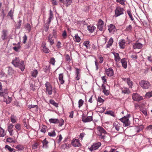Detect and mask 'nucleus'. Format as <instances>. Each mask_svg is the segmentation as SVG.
<instances>
[{"label":"nucleus","instance_id":"nucleus-1","mask_svg":"<svg viewBox=\"0 0 152 152\" xmlns=\"http://www.w3.org/2000/svg\"><path fill=\"white\" fill-rule=\"evenodd\" d=\"M98 135L101 137V138L103 139H104V134H107L106 131L102 127L98 126L97 128Z\"/></svg>","mask_w":152,"mask_h":152},{"label":"nucleus","instance_id":"nucleus-2","mask_svg":"<svg viewBox=\"0 0 152 152\" xmlns=\"http://www.w3.org/2000/svg\"><path fill=\"white\" fill-rule=\"evenodd\" d=\"M139 84L141 87L144 89H148L151 86L150 83L146 80H141Z\"/></svg>","mask_w":152,"mask_h":152},{"label":"nucleus","instance_id":"nucleus-3","mask_svg":"<svg viewBox=\"0 0 152 152\" xmlns=\"http://www.w3.org/2000/svg\"><path fill=\"white\" fill-rule=\"evenodd\" d=\"M101 145V144L100 142L94 143L90 148H89V149L91 151L93 152L98 149Z\"/></svg>","mask_w":152,"mask_h":152},{"label":"nucleus","instance_id":"nucleus-4","mask_svg":"<svg viewBox=\"0 0 152 152\" xmlns=\"http://www.w3.org/2000/svg\"><path fill=\"white\" fill-rule=\"evenodd\" d=\"M124 9L123 8L120 7H117L115 11V17H117L123 14H124Z\"/></svg>","mask_w":152,"mask_h":152},{"label":"nucleus","instance_id":"nucleus-5","mask_svg":"<svg viewBox=\"0 0 152 152\" xmlns=\"http://www.w3.org/2000/svg\"><path fill=\"white\" fill-rule=\"evenodd\" d=\"M45 86L46 87V90L48 94L49 95H51L52 92V88L50 83L49 82H47L45 84Z\"/></svg>","mask_w":152,"mask_h":152},{"label":"nucleus","instance_id":"nucleus-6","mask_svg":"<svg viewBox=\"0 0 152 152\" xmlns=\"http://www.w3.org/2000/svg\"><path fill=\"white\" fill-rule=\"evenodd\" d=\"M120 120L124 123V126H128L130 125V122L127 117H124L120 119Z\"/></svg>","mask_w":152,"mask_h":152},{"label":"nucleus","instance_id":"nucleus-7","mask_svg":"<svg viewBox=\"0 0 152 152\" xmlns=\"http://www.w3.org/2000/svg\"><path fill=\"white\" fill-rule=\"evenodd\" d=\"M133 100L136 101H140L142 99V98L139 94L135 93L133 94L132 96Z\"/></svg>","mask_w":152,"mask_h":152},{"label":"nucleus","instance_id":"nucleus-8","mask_svg":"<svg viewBox=\"0 0 152 152\" xmlns=\"http://www.w3.org/2000/svg\"><path fill=\"white\" fill-rule=\"evenodd\" d=\"M104 23L103 21L101 20H99L98 21L97 24V28L99 30L101 31H103Z\"/></svg>","mask_w":152,"mask_h":152},{"label":"nucleus","instance_id":"nucleus-9","mask_svg":"<svg viewBox=\"0 0 152 152\" xmlns=\"http://www.w3.org/2000/svg\"><path fill=\"white\" fill-rule=\"evenodd\" d=\"M72 145L74 147H80L81 146V144L79 142L78 139H74L72 141Z\"/></svg>","mask_w":152,"mask_h":152},{"label":"nucleus","instance_id":"nucleus-10","mask_svg":"<svg viewBox=\"0 0 152 152\" xmlns=\"http://www.w3.org/2000/svg\"><path fill=\"white\" fill-rule=\"evenodd\" d=\"M20 61L19 58L16 57L15 58L13 59L12 63L15 66H18L19 65Z\"/></svg>","mask_w":152,"mask_h":152},{"label":"nucleus","instance_id":"nucleus-11","mask_svg":"<svg viewBox=\"0 0 152 152\" xmlns=\"http://www.w3.org/2000/svg\"><path fill=\"white\" fill-rule=\"evenodd\" d=\"M143 47V45L141 43L136 42L133 44V48L134 49H140Z\"/></svg>","mask_w":152,"mask_h":152},{"label":"nucleus","instance_id":"nucleus-12","mask_svg":"<svg viewBox=\"0 0 152 152\" xmlns=\"http://www.w3.org/2000/svg\"><path fill=\"white\" fill-rule=\"evenodd\" d=\"M105 72L106 74L109 77L112 76L114 75L113 71V69L111 68H109L108 69H106Z\"/></svg>","mask_w":152,"mask_h":152},{"label":"nucleus","instance_id":"nucleus-13","mask_svg":"<svg viewBox=\"0 0 152 152\" xmlns=\"http://www.w3.org/2000/svg\"><path fill=\"white\" fill-rule=\"evenodd\" d=\"M123 80L126 82L127 83L129 88H132L133 86V82L130 80L129 78H123Z\"/></svg>","mask_w":152,"mask_h":152},{"label":"nucleus","instance_id":"nucleus-14","mask_svg":"<svg viewBox=\"0 0 152 152\" xmlns=\"http://www.w3.org/2000/svg\"><path fill=\"white\" fill-rule=\"evenodd\" d=\"M121 62L123 67L124 69H126L127 66V62L126 59L124 58H123L121 60Z\"/></svg>","mask_w":152,"mask_h":152},{"label":"nucleus","instance_id":"nucleus-15","mask_svg":"<svg viewBox=\"0 0 152 152\" xmlns=\"http://www.w3.org/2000/svg\"><path fill=\"white\" fill-rule=\"evenodd\" d=\"M108 29L110 33L112 34H113L116 30L115 26L112 24H111L109 26Z\"/></svg>","mask_w":152,"mask_h":152},{"label":"nucleus","instance_id":"nucleus-16","mask_svg":"<svg viewBox=\"0 0 152 152\" xmlns=\"http://www.w3.org/2000/svg\"><path fill=\"white\" fill-rule=\"evenodd\" d=\"M122 93L124 94H129L130 92L129 88L126 87L121 88Z\"/></svg>","mask_w":152,"mask_h":152},{"label":"nucleus","instance_id":"nucleus-17","mask_svg":"<svg viewBox=\"0 0 152 152\" xmlns=\"http://www.w3.org/2000/svg\"><path fill=\"white\" fill-rule=\"evenodd\" d=\"M125 40L124 39H121L119 41V45L121 48L124 49L125 48Z\"/></svg>","mask_w":152,"mask_h":152},{"label":"nucleus","instance_id":"nucleus-18","mask_svg":"<svg viewBox=\"0 0 152 152\" xmlns=\"http://www.w3.org/2000/svg\"><path fill=\"white\" fill-rule=\"evenodd\" d=\"M54 40L53 38V36L50 34L49 35L48 38V42H49L51 45H53L54 43Z\"/></svg>","mask_w":152,"mask_h":152},{"label":"nucleus","instance_id":"nucleus-19","mask_svg":"<svg viewBox=\"0 0 152 152\" xmlns=\"http://www.w3.org/2000/svg\"><path fill=\"white\" fill-rule=\"evenodd\" d=\"M113 127H114L116 130L118 131L121 127L120 124L117 121H115L113 124Z\"/></svg>","mask_w":152,"mask_h":152},{"label":"nucleus","instance_id":"nucleus-20","mask_svg":"<svg viewBox=\"0 0 152 152\" xmlns=\"http://www.w3.org/2000/svg\"><path fill=\"white\" fill-rule=\"evenodd\" d=\"M58 79L61 84H63L64 83L65 81L63 79V75L62 73L60 74L59 75Z\"/></svg>","mask_w":152,"mask_h":152},{"label":"nucleus","instance_id":"nucleus-21","mask_svg":"<svg viewBox=\"0 0 152 152\" xmlns=\"http://www.w3.org/2000/svg\"><path fill=\"white\" fill-rule=\"evenodd\" d=\"M7 35V31L6 30H3L2 31L1 38L3 40L6 39Z\"/></svg>","mask_w":152,"mask_h":152},{"label":"nucleus","instance_id":"nucleus-22","mask_svg":"<svg viewBox=\"0 0 152 152\" xmlns=\"http://www.w3.org/2000/svg\"><path fill=\"white\" fill-rule=\"evenodd\" d=\"M114 56L115 60L116 62H118L120 61L121 58L119 56V54L118 53H113Z\"/></svg>","mask_w":152,"mask_h":152},{"label":"nucleus","instance_id":"nucleus-23","mask_svg":"<svg viewBox=\"0 0 152 152\" xmlns=\"http://www.w3.org/2000/svg\"><path fill=\"white\" fill-rule=\"evenodd\" d=\"M50 16L48 19V20H47V23L48 25L50 24V23L51 20L52 19V18L53 17V14L52 12L50 10Z\"/></svg>","mask_w":152,"mask_h":152},{"label":"nucleus","instance_id":"nucleus-24","mask_svg":"<svg viewBox=\"0 0 152 152\" xmlns=\"http://www.w3.org/2000/svg\"><path fill=\"white\" fill-rule=\"evenodd\" d=\"M92 120V118L91 116H88L86 118H83L82 121L84 122H90Z\"/></svg>","mask_w":152,"mask_h":152},{"label":"nucleus","instance_id":"nucleus-25","mask_svg":"<svg viewBox=\"0 0 152 152\" xmlns=\"http://www.w3.org/2000/svg\"><path fill=\"white\" fill-rule=\"evenodd\" d=\"M113 42V38H110L107 43L106 48H108L110 47L112 45Z\"/></svg>","mask_w":152,"mask_h":152},{"label":"nucleus","instance_id":"nucleus-26","mask_svg":"<svg viewBox=\"0 0 152 152\" xmlns=\"http://www.w3.org/2000/svg\"><path fill=\"white\" fill-rule=\"evenodd\" d=\"M72 2V0H63V3L67 7L69 6Z\"/></svg>","mask_w":152,"mask_h":152},{"label":"nucleus","instance_id":"nucleus-27","mask_svg":"<svg viewBox=\"0 0 152 152\" xmlns=\"http://www.w3.org/2000/svg\"><path fill=\"white\" fill-rule=\"evenodd\" d=\"M20 68V69L22 71H23L25 69V65L24 64V62L23 61H22L19 64V65L18 66Z\"/></svg>","mask_w":152,"mask_h":152},{"label":"nucleus","instance_id":"nucleus-28","mask_svg":"<svg viewBox=\"0 0 152 152\" xmlns=\"http://www.w3.org/2000/svg\"><path fill=\"white\" fill-rule=\"evenodd\" d=\"M87 28L88 30L91 33L93 32L94 30L96 28L92 25L88 26Z\"/></svg>","mask_w":152,"mask_h":152},{"label":"nucleus","instance_id":"nucleus-29","mask_svg":"<svg viewBox=\"0 0 152 152\" xmlns=\"http://www.w3.org/2000/svg\"><path fill=\"white\" fill-rule=\"evenodd\" d=\"M80 70L79 69H76V74L77 75L76 77V79L77 80H79L80 79Z\"/></svg>","mask_w":152,"mask_h":152},{"label":"nucleus","instance_id":"nucleus-30","mask_svg":"<svg viewBox=\"0 0 152 152\" xmlns=\"http://www.w3.org/2000/svg\"><path fill=\"white\" fill-rule=\"evenodd\" d=\"M31 76L33 77H36L38 74V71L37 69H34L32 70L31 72Z\"/></svg>","mask_w":152,"mask_h":152},{"label":"nucleus","instance_id":"nucleus-31","mask_svg":"<svg viewBox=\"0 0 152 152\" xmlns=\"http://www.w3.org/2000/svg\"><path fill=\"white\" fill-rule=\"evenodd\" d=\"M49 122L51 124H58V119H57L52 118L49 119Z\"/></svg>","mask_w":152,"mask_h":152},{"label":"nucleus","instance_id":"nucleus-32","mask_svg":"<svg viewBox=\"0 0 152 152\" xmlns=\"http://www.w3.org/2000/svg\"><path fill=\"white\" fill-rule=\"evenodd\" d=\"M105 114L110 115L113 117H115V115L114 112L111 111H107L105 113Z\"/></svg>","mask_w":152,"mask_h":152},{"label":"nucleus","instance_id":"nucleus-33","mask_svg":"<svg viewBox=\"0 0 152 152\" xmlns=\"http://www.w3.org/2000/svg\"><path fill=\"white\" fill-rule=\"evenodd\" d=\"M56 133L54 130L51 131L48 133V135L51 137H54L56 136Z\"/></svg>","mask_w":152,"mask_h":152},{"label":"nucleus","instance_id":"nucleus-34","mask_svg":"<svg viewBox=\"0 0 152 152\" xmlns=\"http://www.w3.org/2000/svg\"><path fill=\"white\" fill-rule=\"evenodd\" d=\"M89 41H86L84 42L83 45L85 46L86 47L88 48H89L90 46V45L89 44Z\"/></svg>","mask_w":152,"mask_h":152},{"label":"nucleus","instance_id":"nucleus-35","mask_svg":"<svg viewBox=\"0 0 152 152\" xmlns=\"http://www.w3.org/2000/svg\"><path fill=\"white\" fill-rule=\"evenodd\" d=\"M7 98L6 99L5 98L4 100L6 103L7 104H8L11 101L12 99L10 97L8 96H7Z\"/></svg>","mask_w":152,"mask_h":152},{"label":"nucleus","instance_id":"nucleus-36","mask_svg":"<svg viewBox=\"0 0 152 152\" xmlns=\"http://www.w3.org/2000/svg\"><path fill=\"white\" fill-rule=\"evenodd\" d=\"M45 45L43 47L42 49L43 52L45 53H49V50L45 46Z\"/></svg>","mask_w":152,"mask_h":152},{"label":"nucleus","instance_id":"nucleus-37","mask_svg":"<svg viewBox=\"0 0 152 152\" xmlns=\"http://www.w3.org/2000/svg\"><path fill=\"white\" fill-rule=\"evenodd\" d=\"M75 41L77 42H79L80 41V38L78 36V34H76L75 36Z\"/></svg>","mask_w":152,"mask_h":152},{"label":"nucleus","instance_id":"nucleus-38","mask_svg":"<svg viewBox=\"0 0 152 152\" xmlns=\"http://www.w3.org/2000/svg\"><path fill=\"white\" fill-rule=\"evenodd\" d=\"M8 72L9 75H12V74L14 73L15 71L11 67L9 66L8 67Z\"/></svg>","mask_w":152,"mask_h":152},{"label":"nucleus","instance_id":"nucleus-39","mask_svg":"<svg viewBox=\"0 0 152 152\" xmlns=\"http://www.w3.org/2000/svg\"><path fill=\"white\" fill-rule=\"evenodd\" d=\"M5 148L7 149L10 152H15V150L14 149L12 148L8 145H6L5 146Z\"/></svg>","mask_w":152,"mask_h":152},{"label":"nucleus","instance_id":"nucleus-40","mask_svg":"<svg viewBox=\"0 0 152 152\" xmlns=\"http://www.w3.org/2000/svg\"><path fill=\"white\" fill-rule=\"evenodd\" d=\"M47 126L45 125H42V128L40 131L41 132L45 133L46 131Z\"/></svg>","mask_w":152,"mask_h":152},{"label":"nucleus","instance_id":"nucleus-41","mask_svg":"<svg viewBox=\"0 0 152 152\" xmlns=\"http://www.w3.org/2000/svg\"><path fill=\"white\" fill-rule=\"evenodd\" d=\"M6 95H7V94L4 91H3L2 89L0 90V96H3L4 98V96Z\"/></svg>","mask_w":152,"mask_h":152},{"label":"nucleus","instance_id":"nucleus-42","mask_svg":"<svg viewBox=\"0 0 152 152\" xmlns=\"http://www.w3.org/2000/svg\"><path fill=\"white\" fill-rule=\"evenodd\" d=\"M58 123L59 124V126H61L63 125L64 124V121L63 119H60L58 120Z\"/></svg>","mask_w":152,"mask_h":152},{"label":"nucleus","instance_id":"nucleus-43","mask_svg":"<svg viewBox=\"0 0 152 152\" xmlns=\"http://www.w3.org/2000/svg\"><path fill=\"white\" fill-rule=\"evenodd\" d=\"M15 148L18 149L19 150L22 151L24 147L23 145H17L15 147Z\"/></svg>","mask_w":152,"mask_h":152},{"label":"nucleus","instance_id":"nucleus-44","mask_svg":"<svg viewBox=\"0 0 152 152\" xmlns=\"http://www.w3.org/2000/svg\"><path fill=\"white\" fill-rule=\"evenodd\" d=\"M50 103L54 106L55 107H58V104L56 103L53 100H50Z\"/></svg>","mask_w":152,"mask_h":152},{"label":"nucleus","instance_id":"nucleus-45","mask_svg":"<svg viewBox=\"0 0 152 152\" xmlns=\"http://www.w3.org/2000/svg\"><path fill=\"white\" fill-rule=\"evenodd\" d=\"M5 135L4 130L2 128L0 129V135L1 137H3Z\"/></svg>","mask_w":152,"mask_h":152},{"label":"nucleus","instance_id":"nucleus-46","mask_svg":"<svg viewBox=\"0 0 152 152\" xmlns=\"http://www.w3.org/2000/svg\"><path fill=\"white\" fill-rule=\"evenodd\" d=\"M25 28L26 29L30 31L31 30V27L30 25L28 23L26 24L25 25Z\"/></svg>","mask_w":152,"mask_h":152},{"label":"nucleus","instance_id":"nucleus-47","mask_svg":"<svg viewBox=\"0 0 152 152\" xmlns=\"http://www.w3.org/2000/svg\"><path fill=\"white\" fill-rule=\"evenodd\" d=\"M145 96L146 97L150 98L152 96V91L151 92L147 93L145 94Z\"/></svg>","mask_w":152,"mask_h":152},{"label":"nucleus","instance_id":"nucleus-48","mask_svg":"<svg viewBox=\"0 0 152 152\" xmlns=\"http://www.w3.org/2000/svg\"><path fill=\"white\" fill-rule=\"evenodd\" d=\"M11 121L13 123H15L16 122L15 117L13 115H11L10 117Z\"/></svg>","mask_w":152,"mask_h":152},{"label":"nucleus","instance_id":"nucleus-49","mask_svg":"<svg viewBox=\"0 0 152 152\" xmlns=\"http://www.w3.org/2000/svg\"><path fill=\"white\" fill-rule=\"evenodd\" d=\"M42 142L43 146H45L46 147H47V145L48 143V142L46 140V139H45L42 141Z\"/></svg>","mask_w":152,"mask_h":152},{"label":"nucleus","instance_id":"nucleus-50","mask_svg":"<svg viewBox=\"0 0 152 152\" xmlns=\"http://www.w3.org/2000/svg\"><path fill=\"white\" fill-rule=\"evenodd\" d=\"M132 28V26L131 25H129L126 27V31H128L129 32H130L131 31Z\"/></svg>","mask_w":152,"mask_h":152},{"label":"nucleus","instance_id":"nucleus-51","mask_svg":"<svg viewBox=\"0 0 152 152\" xmlns=\"http://www.w3.org/2000/svg\"><path fill=\"white\" fill-rule=\"evenodd\" d=\"M7 142H15V141L13 140V139L9 137L7 138L6 140Z\"/></svg>","mask_w":152,"mask_h":152},{"label":"nucleus","instance_id":"nucleus-52","mask_svg":"<svg viewBox=\"0 0 152 152\" xmlns=\"http://www.w3.org/2000/svg\"><path fill=\"white\" fill-rule=\"evenodd\" d=\"M84 101L82 99H80L78 101L79 107L80 108L82 106L83 103Z\"/></svg>","mask_w":152,"mask_h":152},{"label":"nucleus","instance_id":"nucleus-53","mask_svg":"<svg viewBox=\"0 0 152 152\" xmlns=\"http://www.w3.org/2000/svg\"><path fill=\"white\" fill-rule=\"evenodd\" d=\"M56 61L55 59L54 58H52L50 60V63L53 65H54Z\"/></svg>","mask_w":152,"mask_h":152},{"label":"nucleus","instance_id":"nucleus-54","mask_svg":"<svg viewBox=\"0 0 152 152\" xmlns=\"http://www.w3.org/2000/svg\"><path fill=\"white\" fill-rule=\"evenodd\" d=\"M15 128L18 131L20 130L21 128V125L18 124H17L15 126Z\"/></svg>","mask_w":152,"mask_h":152},{"label":"nucleus","instance_id":"nucleus-55","mask_svg":"<svg viewBox=\"0 0 152 152\" xmlns=\"http://www.w3.org/2000/svg\"><path fill=\"white\" fill-rule=\"evenodd\" d=\"M37 105H32V104H31V105H28V108L30 109L31 108H34V107H36V110H37L38 109V108H37Z\"/></svg>","mask_w":152,"mask_h":152},{"label":"nucleus","instance_id":"nucleus-56","mask_svg":"<svg viewBox=\"0 0 152 152\" xmlns=\"http://www.w3.org/2000/svg\"><path fill=\"white\" fill-rule=\"evenodd\" d=\"M62 36L63 37V38L65 39L67 37V34H66V31H63L62 34Z\"/></svg>","mask_w":152,"mask_h":152},{"label":"nucleus","instance_id":"nucleus-57","mask_svg":"<svg viewBox=\"0 0 152 152\" xmlns=\"http://www.w3.org/2000/svg\"><path fill=\"white\" fill-rule=\"evenodd\" d=\"M13 127V125L12 124H10L8 127V130H12Z\"/></svg>","mask_w":152,"mask_h":152},{"label":"nucleus","instance_id":"nucleus-58","mask_svg":"<svg viewBox=\"0 0 152 152\" xmlns=\"http://www.w3.org/2000/svg\"><path fill=\"white\" fill-rule=\"evenodd\" d=\"M27 39V37L26 34H24V36L23 37V43H25L26 42V41Z\"/></svg>","mask_w":152,"mask_h":152},{"label":"nucleus","instance_id":"nucleus-59","mask_svg":"<svg viewBox=\"0 0 152 152\" xmlns=\"http://www.w3.org/2000/svg\"><path fill=\"white\" fill-rule=\"evenodd\" d=\"M98 101L100 103H102L104 102V100L101 98V97H98Z\"/></svg>","mask_w":152,"mask_h":152},{"label":"nucleus","instance_id":"nucleus-60","mask_svg":"<svg viewBox=\"0 0 152 152\" xmlns=\"http://www.w3.org/2000/svg\"><path fill=\"white\" fill-rule=\"evenodd\" d=\"M65 58H66V60L67 61H70V57H69V55H68V54H66V55Z\"/></svg>","mask_w":152,"mask_h":152},{"label":"nucleus","instance_id":"nucleus-61","mask_svg":"<svg viewBox=\"0 0 152 152\" xmlns=\"http://www.w3.org/2000/svg\"><path fill=\"white\" fill-rule=\"evenodd\" d=\"M147 129L149 131H151L152 132V125L148 126L147 127Z\"/></svg>","mask_w":152,"mask_h":152},{"label":"nucleus","instance_id":"nucleus-62","mask_svg":"<svg viewBox=\"0 0 152 152\" xmlns=\"http://www.w3.org/2000/svg\"><path fill=\"white\" fill-rule=\"evenodd\" d=\"M37 144L35 143L32 145V148L34 149H36L37 148Z\"/></svg>","mask_w":152,"mask_h":152},{"label":"nucleus","instance_id":"nucleus-63","mask_svg":"<svg viewBox=\"0 0 152 152\" xmlns=\"http://www.w3.org/2000/svg\"><path fill=\"white\" fill-rule=\"evenodd\" d=\"M103 91L105 95H107L109 94V91L108 90L106 89Z\"/></svg>","mask_w":152,"mask_h":152},{"label":"nucleus","instance_id":"nucleus-64","mask_svg":"<svg viewBox=\"0 0 152 152\" xmlns=\"http://www.w3.org/2000/svg\"><path fill=\"white\" fill-rule=\"evenodd\" d=\"M147 57V59L149 61L152 62V56H148Z\"/></svg>","mask_w":152,"mask_h":152}]
</instances>
